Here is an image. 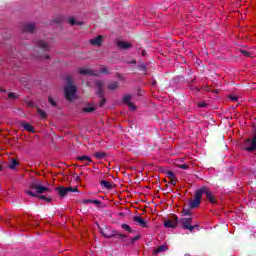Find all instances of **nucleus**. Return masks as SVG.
<instances>
[{"label": "nucleus", "instance_id": "39448f33", "mask_svg": "<svg viewBox=\"0 0 256 256\" xmlns=\"http://www.w3.org/2000/svg\"><path fill=\"white\" fill-rule=\"evenodd\" d=\"M180 222H181L182 228L190 231V233H193V231L197 227V225H191L193 223V218H182Z\"/></svg>", "mask_w": 256, "mask_h": 256}, {"label": "nucleus", "instance_id": "c756f323", "mask_svg": "<svg viewBox=\"0 0 256 256\" xmlns=\"http://www.w3.org/2000/svg\"><path fill=\"white\" fill-rule=\"evenodd\" d=\"M38 199H42L43 201H47L48 203H51V201H53L51 198H48L45 195H38Z\"/></svg>", "mask_w": 256, "mask_h": 256}, {"label": "nucleus", "instance_id": "0eeeda50", "mask_svg": "<svg viewBox=\"0 0 256 256\" xmlns=\"http://www.w3.org/2000/svg\"><path fill=\"white\" fill-rule=\"evenodd\" d=\"M95 87L97 89L96 95L98 97H103V95H105V91L103 90V87H105V82H103L102 80H96Z\"/></svg>", "mask_w": 256, "mask_h": 256}, {"label": "nucleus", "instance_id": "2f4dec72", "mask_svg": "<svg viewBox=\"0 0 256 256\" xmlns=\"http://www.w3.org/2000/svg\"><path fill=\"white\" fill-rule=\"evenodd\" d=\"M48 102L50 103V105H52V107H57V102H55L53 97L49 96L48 97Z\"/></svg>", "mask_w": 256, "mask_h": 256}, {"label": "nucleus", "instance_id": "9d476101", "mask_svg": "<svg viewBox=\"0 0 256 256\" xmlns=\"http://www.w3.org/2000/svg\"><path fill=\"white\" fill-rule=\"evenodd\" d=\"M161 173H166L168 179H170V183H172V185H176L177 184V180L175 179V173H173V171L171 170H165V168H161Z\"/></svg>", "mask_w": 256, "mask_h": 256}, {"label": "nucleus", "instance_id": "a19ab883", "mask_svg": "<svg viewBox=\"0 0 256 256\" xmlns=\"http://www.w3.org/2000/svg\"><path fill=\"white\" fill-rule=\"evenodd\" d=\"M93 205H101V201L99 200H92Z\"/></svg>", "mask_w": 256, "mask_h": 256}, {"label": "nucleus", "instance_id": "72a5a7b5", "mask_svg": "<svg viewBox=\"0 0 256 256\" xmlns=\"http://www.w3.org/2000/svg\"><path fill=\"white\" fill-rule=\"evenodd\" d=\"M159 253H161V246H158L157 249L154 248L153 251H152V254L154 256L159 255Z\"/></svg>", "mask_w": 256, "mask_h": 256}, {"label": "nucleus", "instance_id": "7c9ffc66", "mask_svg": "<svg viewBox=\"0 0 256 256\" xmlns=\"http://www.w3.org/2000/svg\"><path fill=\"white\" fill-rule=\"evenodd\" d=\"M139 71H143L145 73V71H147V64L142 63L138 66Z\"/></svg>", "mask_w": 256, "mask_h": 256}, {"label": "nucleus", "instance_id": "de8ad7c7", "mask_svg": "<svg viewBox=\"0 0 256 256\" xmlns=\"http://www.w3.org/2000/svg\"><path fill=\"white\" fill-rule=\"evenodd\" d=\"M147 55V52L145 50L142 51V56L145 57Z\"/></svg>", "mask_w": 256, "mask_h": 256}, {"label": "nucleus", "instance_id": "bb28decb", "mask_svg": "<svg viewBox=\"0 0 256 256\" xmlns=\"http://www.w3.org/2000/svg\"><path fill=\"white\" fill-rule=\"evenodd\" d=\"M36 111H37L38 115H40V117L42 119H47V112L41 110L40 108H37Z\"/></svg>", "mask_w": 256, "mask_h": 256}, {"label": "nucleus", "instance_id": "09e8293b", "mask_svg": "<svg viewBox=\"0 0 256 256\" xmlns=\"http://www.w3.org/2000/svg\"><path fill=\"white\" fill-rule=\"evenodd\" d=\"M152 85H153V87H155L157 85V81H153Z\"/></svg>", "mask_w": 256, "mask_h": 256}, {"label": "nucleus", "instance_id": "37998d69", "mask_svg": "<svg viewBox=\"0 0 256 256\" xmlns=\"http://www.w3.org/2000/svg\"><path fill=\"white\" fill-rule=\"evenodd\" d=\"M198 107H201V108H203V107H207V103H205V102L200 103V104L198 105Z\"/></svg>", "mask_w": 256, "mask_h": 256}, {"label": "nucleus", "instance_id": "8fccbe9b", "mask_svg": "<svg viewBox=\"0 0 256 256\" xmlns=\"http://www.w3.org/2000/svg\"><path fill=\"white\" fill-rule=\"evenodd\" d=\"M102 72H103V73H107V68H103V69H102Z\"/></svg>", "mask_w": 256, "mask_h": 256}, {"label": "nucleus", "instance_id": "6e6552de", "mask_svg": "<svg viewBox=\"0 0 256 256\" xmlns=\"http://www.w3.org/2000/svg\"><path fill=\"white\" fill-rule=\"evenodd\" d=\"M35 45L42 51H51V44L45 42L44 40H36Z\"/></svg>", "mask_w": 256, "mask_h": 256}, {"label": "nucleus", "instance_id": "c9c22d12", "mask_svg": "<svg viewBox=\"0 0 256 256\" xmlns=\"http://www.w3.org/2000/svg\"><path fill=\"white\" fill-rule=\"evenodd\" d=\"M139 239H141V235L138 234L137 236L131 238V244L133 245V243H135V241H139Z\"/></svg>", "mask_w": 256, "mask_h": 256}, {"label": "nucleus", "instance_id": "a18cd8bd", "mask_svg": "<svg viewBox=\"0 0 256 256\" xmlns=\"http://www.w3.org/2000/svg\"><path fill=\"white\" fill-rule=\"evenodd\" d=\"M44 58L49 60V59H51V56L50 55H45Z\"/></svg>", "mask_w": 256, "mask_h": 256}, {"label": "nucleus", "instance_id": "ddd939ff", "mask_svg": "<svg viewBox=\"0 0 256 256\" xmlns=\"http://www.w3.org/2000/svg\"><path fill=\"white\" fill-rule=\"evenodd\" d=\"M23 33H35V23H26L22 26Z\"/></svg>", "mask_w": 256, "mask_h": 256}, {"label": "nucleus", "instance_id": "393cba45", "mask_svg": "<svg viewBox=\"0 0 256 256\" xmlns=\"http://www.w3.org/2000/svg\"><path fill=\"white\" fill-rule=\"evenodd\" d=\"M19 161L16 159H11L10 164L8 165L9 169L15 170V167H18Z\"/></svg>", "mask_w": 256, "mask_h": 256}, {"label": "nucleus", "instance_id": "423d86ee", "mask_svg": "<svg viewBox=\"0 0 256 256\" xmlns=\"http://www.w3.org/2000/svg\"><path fill=\"white\" fill-rule=\"evenodd\" d=\"M201 199H202L201 192L199 190H196L194 200L190 202V208L197 209V207L201 205Z\"/></svg>", "mask_w": 256, "mask_h": 256}, {"label": "nucleus", "instance_id": "f257e3e1", "mask_svg": "<svg viewBox=\"0 0 256 256\" xmlns=\"http://www.w3.org/2000/svg\"><path fill=\"white\" fill-rule=\"evenodd\" d=\"M67 86L64 88V95L67 101H74L77 95V87L73 85V78L71 76L66 77Z\"/></svg>", "mask_w": 256, "mask_h": 256}, {"label": "nucleus", "instance_id": "79ce46f5", "mask_svg": "<svg viewBox=\"0 0 256 256\" xmlns=\"http://www.w3.org/2000/svg\"><path fill=\"white\" fill-rule=\"evenodd\" d=\"M168 249L166 245H161V251H168Z\"/></svg>", "mask_w": 256, "mask_h": 256}, {"label": "nucleus", "instance_id": "c85d7f7f", "mask_svg": "<svg viewBox=\"0 0 256 256\" xmlns=\"http://www.w3.org/2000/svg\"><path fill=\"white\" fill-rule=\"evenodd\" d=\"M99 98H100L99 106L103 107L105 105V103H107V99L105 98V95L99 96Z\"/></svg>", "mask_w": 256, "mask_h": 256}, {"label": "nucleus", "instance_id": "473e14b6", "mask_svg": "<svg viewBox=\"0 0 256 256\" xmlns=\"http://www.w3.org/2000/svg\"><path fill=\"white\" fill-rule=\"evenodd\" d=\"M25 193H26V195H29L30 197H39V195H37V193H35L31 190H26Z\"/></svg>", "mask_w": 256, "mask_h": 256}, {"label": "nucleus", "instance_id": "cd10ccee", "mask_svg": "<svg viewBox=\"0 0 256 256\" xmlns=\"http://www.w3.org/2000/svg\"><path fill=\"white\" fill-rule=\"evenodd\" d=\"M106 155H107V154H105L104 152H96V153L94 154V156H95L96 159H105Z\"/></svg>", "mask_w": 256, "mask_h": 256}, {"label": "nucleus", "instance_id": "a211bd4d", "mask_svg": "<svg viewBox=\"0 0 256 256\" xmlns=\"http://www.w3.org/2000/svg\"><path fill=\"white\" fill-rule=\"evenodd\" d=\"M133 221H135V223H139L140 227H147V221H145L141 216H134Z\"/></svg>", "mask_w": 256, "mask_h": 256}, {"label": "nucleus", "instance_id": "7ed1b4c3", "mask_svg": "<svg viewBox=\"0 0 256 256\" xmlns=\"http://www.w3.org/2000/svg\"><path fill=\"white\" fill-rule=\"evenodd\" d=\"M55 191H57L58 195L63 199L64 197H67L69 193H78L79 188L77 187H63V186H58L55 188Z\"/></svg>", "mask_w": 256, "mask_h": 256}, {"label": "nucleus", "instance_id": "aec40b11", "mask_svg": "<svg viewBox=\"0 0 256 256\" xmlns=\"http://www.w3.org/2000/svg\"><path fill=\"white\" fill-rule=\"evenodd\" d=\"M22 127L25 131H28V133H35V127L29 123H22Z\"/></svg>", "mask_w": 256, "mask_h": 256}, {"label": "nucleus", "instance_id": "f03ea898", "mask_svg": "<svg viewBox=\"0 0 256 256\" xmlns=\"http://www.w3.org/2000/svg\"><path fill=\"white\" fill-rule=\"evenodd\" d=\"M29 189L36 191L37 194L42 195V193L50 192L51 189L47 186H43L41 180H33L29 184Z\"/></svg>", "mask_w": 256, "mask_h": 256}, {"label": "nucleus", "instance_id": "f8f14e48", "mask_svg": "<svg viewBox=\"0 0 256 256\" xmlns=\"http://www.w3.org/2000/svg\"><path fill=\"white\" fill-rule=\"evenodd\" d=\"M122 103H124V105H127L132 111H135V109H137L135 104L131 102V95H125L123 97Z\"/></svg>", "mask_w": 256, "mask_h": 256}, {"label": "nucleus", "instance_id": "9b49d317", "mask_svg": "<svg viewBox=\"0 0 256 256\" xmlns=\"http://www.w3.org/2000/svg\"><path fill=\"white\" fill-rule=\"evenodd\" d=\"M78 73L80 75L89 76V77L97 76V73H95L93 70L89 68H79Z\"/></svg>", "mask_w": 256, "mask_h": 256}, {"label": "nucleus", "instance_id": "49530a36", "mask_svg": "<svg viewBox=\"0 0 256 256\" xmlns=\"http://www.w3.org/2000/svg\"><path fill=\"white\" fill-rule=\"evenodd\" d=\"M129 63H131L132 65H135V63H137V60H132Z\"/></svg>", "mask_w": 256, "mask_h": 256}, {"label": "nucleus", "instance_id": "2eb2a0df", "mask_svg": "<svg viewBox=\"0 0 256 256\" xmlns=\"http://www.w3.org/2000/svg\"><path fill=\"white\" fill-rule=\"evenodd\" d=\"M117 47L119 49H122L123 51L127 50V49H131L133 46L131 45V43L129 42H125V41H118L117 42Z\"/></svg>", "mask_w": 256, "mask_h": 256}, {"label": "nucleus", "instance_id": "dca6fc26", "mask_svg": "<svg viewBox=\"0 0 256 256\" xmlns=\"http://www.w3.org/2000/svg\"><path fill=\"white\" fill-rule=\"evenodd\" d=\"M112 239H120V241H125L127 235L119 233L117 230H113Z\"/></svg>", "mask_w": 256, "mask_h": 256}, {"label": "nucleus", "instance_id": "ea45409f", "mask_svg": "<svg viewBox=\"0 0 256 256\" xmlns=\"http://www.w3.org/2000/svg\"><path fill=\"white\" fill-rule=\"evenodd\" d=\"M183 215H185V216L191 215V211H189L187 209H183Z\"/></svg>", "mask_w": 256, "mask_h": 256}, {"label": "nucleus", "instance_id": "4468645a", "mask_svg": "<svg viewBox=\"0 0 256 256\" xmlns=\"http://www.w3.org/2000/svg\"><path fill=\"white\" fill-rule=\"evenodd\" d=\"M91 45H94L96 47H101L103 44V36L98 35L96 38L90 40Z\"/></svg>", "mask_w": 256, "mask_h": 256}, {"label": "nucleus", "instance_id": "e433bc0d", "mask_svg": "<svg viewBox=\"0 0 256 256\" xmlns=\"http://www.w3.org/2000/svg\"><path fill=\"white\" fill-rule=\"evenodd\" d=\"M8 99H17V95H15V93H13V92H10L8 94Z\"/></svg>", "mask_w": 256, "mask_h": 256}, {"label": "nucleus", "instance_id": "5701e85b", "mask_svg": "<svg viewBox=\"0 0 256 256\" xmlns=\"http://www.w3.org/2000/svg\"><path fill=\"white\" fill-rule=\"evenodd\" d=\"M68 23L72 26V27H75V25H83V22H79L77 21L75 18H69L68 19Z\"/></svg>", "mask_w": 256, "mask_h": 256}, {"label": "nucleus", "instance_id": "412c9836", "mask_svg": "<svg viewBox=\"0 0 256 256\" xmlns=\"http://www.w3.org/2000/svg\"><path fill=\"white\" fill-rule=\"evenodd\" d=\"M77 160L78 161H81L82 163H93V160L91 159V157H88V156H78L77 157Z\"/></svg>", "mask_w": 256, "mask_h": 256}, {"label": "nucleus", "instance_id": "4c0bfd02", "mask_svg": "<svg viewBox=\"0 0 256 256\" xmlns=\"http://www.w3.org/2000/svg\"><path fill=\"white\" fill-rule=\"evenodd\" d=\"M82 203H84V205H89V203H93V200H91V199H84V200H82Z\"/></svg>", "mask_w": 256, "mask_h": 256}, {"label": "nucleus", "instance_id": "c03bdc74", "mask_svg": "<svg viewBox=\"0 0 256 256\" xmlns=\"http://www.w3.org/2000/svg\"><path fill=\"white\" fill-rule=\"evenodd\" d=\"M231 101H238L237 96H230Z\"/></svg>", "mask_w": 256, "mask_h": 256}, {"label": "nucleus", "instance_id": "20e7f679", "mask_svg": "<svg viewBox=\"0 0 256 256\" xmlns=\"http://www.w3.org/2000/svg\"><path fill=\"white\" fill-rule=\"evenodd\" d=\"M198 191H200L201 197H203V195H206L208 201H210V203H212L213 205L217 203L215 196H213V192H211V189H209L207 186H202L200 189H198Z\"/></svg>", "mask_w": 256, "mask_h": 256}, {"label": "nucleus", "instance_id": "f704fd0d", "mask_svg": "<svg viewBox=\"0 0 256 256\" xmlns=\"http://www.w3.org/2000/svg\"><path fill=\"white\" fill-rule=\"evenodd\" d=\"M240 53L244 55V57H251V53L247 50H240Z\"/></svg>", "mask_w": 256, "mask_h": 256}, {"label": "nucleus", "instance_id": "f3484780", "mask_svg": "<svg viewBox=\"0 0 256 256\" xmlns=\"http://www.w3.org/2000/svg\"><path fill=\"white\" fill-rule=\"evenodd\" d=\"M100 231L103 237H105L106 239H113V230L110 231L107 228H102Z\"/></svg>", "mask_w": 256, "mask_h": 256}, {"label": "nucleus", "instance_id": "b1692460", "mask_svg": "<svg viewBox=\"0 0 256 256\" xmlns=\"http://www.w3.org/2000/svg\"><path fill=\"white\" fill-rule=\"evenodd\" d=\"M95 110L96 108L94 106H91L90 104H88L86 107L82 109L84 113H93V111Z\"/></svg>", "mask_w": 256, "mask_h": 256}, {"label": "nucleus", "instance_id": "1a4fd4ad", "mask_svg": "<svg viewBox=\"0 0 256 256\" xmlns=\"http://www.w3.org/2000/svg\"><path fill=\"white\" fill-rule=\"evenodd\" d=\"M178 221L179 217L174 215L172 220H166L164 222V227H166L167 229H175V227H177Z\"/></svg>", "mask_w": 256, "mask_h": 256}, {"label": "nucleus", "instance_id": "6ab92c4d", "mask_svg": "<svg viewBox=\"0 0 256 256\" xmlns=\"http://www.w3.org/2000/svg\"><path fill=\"white\" fill-rule=\"evenodd\" d=\"M100 186L102 187V189H107L109 191L113 187V183L107 180H101Z\"/></svg>", "mask_w": 256, "mask_h": 256}, {"label": "nucleus", "instance_id": "4be33fe9", "mask_svg": "<svg viewBox=\"0 0 256 256\" xmlns=\"http://www.w3.org/2000/svg\"><path fill=\"white\" fill-rule=\"evenodd\" d=\"M108 89L110 91H115V89H119V82L117 81L111 82L110 84H108Z\"/></svg>", "mask_w": 256, "mask_h": 256}, {"label": "nucleus", "instance_id": "3c124183", "mask_svg": "<svg viewBox=\"0 0 256 256\" xmlns=\"http://www.w3.org/2000/svg\"><path fill=\"white\" fill-rule=\"evenodd\" d=\"M0 171H3V166L0 165Z\"/></svg>", "mask_w": 256, "mask_h": 256}, {"label": "nucleus", "instance_id": "58836bf2", "mask_svg": "<svg viewBox=\"0 0 256 256\" xmlns=\"http://www.w3.org/2000/svg\"><path fill=\"white\" fill-rule=\"evenodd\" d=\"M178 167L179 169H189V165L187 164H180Z\"/></svg>", "mask_w": 256, "mask_h": 256}, {"label": "nucleus", "instance_id": "a878e982", "mask_svg": "<svg viewBox=\"0 0 256 256\" xmlns=\"http://www.w3.org/2000/svg\"><path fill=\"white\" fill-rule=\"evenodd\" d=\"M121 228L128 233H135V231L131 228V226H129V224H122Z\"/></svg>", "mask_w": 256, "mask_h": 256}]
</instances>
